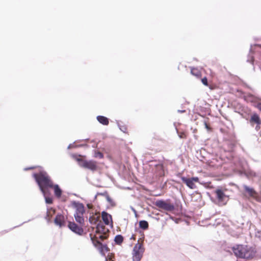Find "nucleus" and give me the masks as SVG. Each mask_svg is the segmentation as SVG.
Here are the masks:
<instances>
[{"label": "nucleus", "instance_id": "f257e3e1", "mask_svg": "<svg viewBox=\"0 0 261 261\" xmlns=\"http://www.w3.org/2000/svg\"><path fill=\"white\" fill-rule=\"evenodd\" d=\"M36 181H37L41 191L43 194L46 203L50 204L53 202L52 198L47 197V188L53 187V182L50 180L47 174L44 171L41 170L39 174H34Z\"/></svg>", "mask_w": 261, "mask_h": 261}, {"label": "nucleus", "instance_id": "f03ea898", "mask_svg": "<svg viewBox=\"0 0 261 261\" xmlns=\"http://www.w3.org/2000/svg\"><path fill=\"white\" fill-rule=\"evenodd\" d=\"M232 250L235 255L240 258H250L255 253L251 248L244 245H237L233 247Z\"/></svg>", "mask_w": 261, "mask_h": 261}, {"label": "nucleus", "instance_id": "7ed1b4c3", "mask_svg": "<svg viewBox=\"0 0 261 261\" xmlns=\"http://www.w3.org/2000/svg\"><path fill=\"white\" fill-rule=\"evenodd\" d=\"M143 252L144 248L142 247V244L138 241V243L135 245L133 249V261H140L142 257Z\"/></svg>", "mask_w": 261, "mask_h": 261}, {"label": "nucleus", "instance_id": "20e7f679", "mask_svg": "<svg viewBox=\"0 0 261 261\" xmlns=\"http://www.w3.org/2000/svg\"><path fill=\"white\" fill-rule=\"evenodd\" d=\"M216 199L220 205H223L226 204L229 200V197L225 192L221 189H217L215 191Z\"/></svg>", "mask_w": 261, "mask_h": 261}, {"label": "nucleus", "instance_id": "39448f33", "mask_svg": "<svg viewBox=\"0 0 261 261\" xmlns=\"http://www.w3.org/2000/svg\"><path fill=\"white\" fill-rule=\"evenodd\" d=\"M107 231V230L106 229L105 226L102 224L98 223L96 228V238L99 239L101 240L106 239L107 238L106 233Z\"/></svg>", "mask_w": 261, "mask_h": 261}, {"label": "nucleus", "instance_id": "423d86ee", "mask_svg": "<svg viewBox=\"0 0 261 261\" xmlns=\"http://www.w3.org/2000/svg\"><path fill=\"white\" fill-rule=\"evenodd\" d=\"M181 179L189 188L191 189H196V186L195 183L199 182V178L197 177L187 178L182 176L181 177Z\"/></svg>", "mask_w": 261, "mask_h": 261}, {"label": "nucleus", "instance_id": "0eeeda50", "mask_svg": "<svg viewBox=\"0 0 261 261\" xmlns=\"http://www.w3.org/2000/svg\"><path fill=\"white\" fill-rule=\"evenodd\" d=\"M79 162L80 166L89 169L91 170H95L97 168L96 164L95 162L92 161H83L82 160L77 159Z\"/></svg>", "mask_w": 261, "mask_h": 261}, {"label": "nucleus", "instance_id": "6e6552de", "mask_svg": "<svg viewBox=\"0 0 261 261\" xmlns=\"http://www.w3.org/2000/svg\"><path fill=\"white\" fill-rule=\"evenodd\" d=\"M156 205L159 208L167 211H172L174 210V206L163 200H159L156 202Z\"/></svg>", "mask_w": 261, "mask_h": 261}, {"label": "nucleus", "instance_id": "1a4fd4ad", "mask_svg": "<svg viewBox=\"0 0 261 261\" xmlns=\"http://www.w3.org/2000/svg\"><path fill=\"white\" fill-rule=\"evenodd\" d=\"M72 205L75 210L74 214L82 215L84 214L85 211L84 206L82 203L73 201Z\"/></svg>", "mask_w": 261, "mask_h": 261}, {"label": "nucleus", "instance_id": "9d476101", "mask_svg": "<svg viewBox=\"0 0 261 261\" xmlns=\"http://www.w3.org/2000/svg\"><path fill=\"white\" fill-rule=\"evenodd\" d=\"M68 227L74 233L79 235L82 234L83 233V229L82 227L79 226L74 222H70L68 224Z\"/></svg>", "mask_w": 261, "mask_h": 261}, {"label": "nucleus", "instance_id": "9b49d317", "mask_svg": "<svg viewBox=\"0 0 261 261\" xmlns=\"http://www.w3.org/2000/svg\"><path fill=\"white\" fill-rule=\"evenodd\" d=\"M93 244L95 247L97 248L100 253L103 255H105V253L108 251V248L105 245H102L99 241H97L96 242L93 241Z\"/></svg>", "mask_w": 261, "mask_h": 261}, {"label": "nucleus", "instance_id": "f8f14e48", "mask_svg": "<svg viewBox=\"0 0 261 261\" xmlns=\"http://www.w3.org/2000/svg\"><path fill=\"white\" fill-rule=\"evenodd\" d=\"M65 222V218L64 217L60 214L57 215L55 219V223L57 225L59 226L60 227H62L64 225Z\"/></svg>", "mask_w": 261, "mask_h": 261}, {"label": "nucleus", "instance_id": "ddd939ff", "mask_svg": "<svg viewBox=\"0 0 261 261\" xmlns=\"http://www.w3.org/2000/svg\"><path fill=\"white\" fill-rule=\"evenodd\" d=\"M101 215H102V220H103V222H105V223L106 225L110 224V223L112 222L111 216L110 214H109L105 212H103L102 213Z\"/></svg>", "mask_w": 261, "mask_h": 261}, {"label": "nucleus", "instance_id": "4468645a", "mask_svg": "<svg viewBox=\"0 0 261 261\" xmlns=\"http://www.w3.org/2000/svg\"><path fill=\"white\" fill-rule=\"evenodd\" d=\"M244 189L248 193L250 196L253 198H255L256 196V193L253 189L249 188L247 186H244Z\"/></svg>", "mask_w": 261, "mask_h": 261}, {"label": "nucleus", "instance_id": "2eb2a0df", "mask_svg": "<svg viewBox=\"0 0 261 261\" xmlns=\"http://www.w3.org/2000/svg\"><path fill=\"white\" fill-rule=\"evenodd\" d=\"M97 120L103 125H108L109 124L108 119L104 116H98L97 117Z\"/></svg>", "mask_w": 261, "mask_h": 261}, {"label": "nucleus", "instance_id": "dca6fc26", "mask_svg": "<svg viewBox=\"0 0 261 261\" xmlns=\"http://www.w3.org/2000/svg\"><path fill=\"white\" fill-rule=\"evenodd\" d=\"M83 215L84 214H82V215L74 214V215L76 221L81 225L83 224L84 222V219L83 217Z\"/></svg>", "mask_w": 261, "mask_h": 261}, {"label": "nucleus", "instance_id": "f3484780", "mask_svg": "<svg viewBox=\"0 0 261 261\" xmlns=\"http://www.w3.org/2000/svg\"><path fill=\"white\" fill-rule=\"evenodd\" d=\"M54 187V192L56 196L58 197H60L62 194V191L61 189L59 188L58 185H56L55 186L53 185V187Z\"/></svg>", "mask_w": 261, "mask_h": 261}, {"label": "nucleus", "instance_id": "a211bd4d", "mask_svg": "<svg viewBox=\"0 0 261 261\" xmlns=\"http://www.w3.org/2000/svg\"><path fill=\"white\" fill-rule=\"evenodd\" d=\"M139 226L141 228L146 229L148 227V224L146 221H141L139 222Z\"/></svg>", "mask_w": 261, "mask_h": 261}, {"label": "nucleus", "instance_id": "6ab92c4d", "mask_svg": "<svg viewBox=\"0 0 261 261\" xmlns=\"http://www.w3.org/2000/svg\"><path fill=\"white\" fill-rule=\"evenodd\" d=\"M250 121L251 122H254L256 123H259V118L256 114H253L251 117Z\"/></svg>", "mask_w": 261, "mask_h": 261}, {"label": "nucleus", "instance_id": "aec40b11", "mask_svg": "<svg viewBox=\"0 0 261 261\" xmlns=\"http://www.w3.org/2000/svg\"><path fill=\"white\" fill-rule=\"evenodd\" d=\"M123 237L121 235H117L115 238V241L117 244H120L123 242Z\"/></svg>", "mask_w": 261, "mask_h": 261}, {"label": "nucleus", "instance_id": "412c9836", "mask_svg": "<svg viewBox=\"0 0 261 261\" xmlns=\"http://www.w3.org/2000/svg\"><path fill=\"white\" fill-rule=\"evenodd\" d=\"M202 83L204 85H207V79L206 78L204 77L203 79H202Z\"/></svg>", "mask_w": 261, "mask_h": 261}, {"label": "nucleus", "instance_id": "4be33fe9", "mask_svg": "<svg viewBox=\"0 0 261 261\" xmlns=\"http://www.w3.org/2000/svg\"><path fill=\"white\" fill-rule=\"evenodd\" d=\"M97 156H98L99 158H101L102 157V153L98 152L97 153Z\"/></svg>", "mask_w": 261, "mask_h": 261}, {"label": "nucleus", "instance_id": "5701e85b", "mask_svg": "<svg viewBox=\"0 0 261 261\" xmlns=\"http://www.w3.org/2000/svg\"><path fill=\"white\" fill-rule=\"evenodd\" d=\"M131 209L132 210V211L134 212V213H135V214L136 215H137V212L133 208V207H131Z\"/></svg>", "mask_w": 261, "mask_h": 261}, {"label": "nucleus", "instance_id": "b1692460", "mask_svg": "<svg viewBox=\"0 0 261 261\" xmlns=\"http://www.w3.org/2000/svg\"><path fill=\"white\" fill-rule=\"evenodd\" d=\"M87 207L89 208H92V205L90 204H87Z\"/></svg>", "mask_w": 261, "mask_h": 261}, {"label": "nucleus", "instance_id": "393cba45", "mask_svg": "<svg viewBox=\"0 0 261 261\" xmlns=\"http://www.w3.org/2000/svg\"><path fill=\"white\" fill-rule=\"evenodd\" d=\"M72 147H73V145L72 144H70L68 146V149H70V148H72Z\"/></svg>", "mask_w": 261, "mask_h": 261}, {"label": "nucleus", "instance_id": "a878e982", "mask_svg": "<svg viewBox=\"0 0 261 261\" xmlns=\"http://www.w3.org/2000/svg\"><path fill=\"white\" fill-rule=\"evenodd\" d=\"M258 108L261 111V103L258 104Z\"/></svg>", "mask_w": 261, "mask_h": 261}, {"label": "nucleus", "instance_id": "bb28decb", "mask_svg": "<svg viewBox=\"0 0 261 261\" xmlns=\"http://www.w3.org/2000/svg\"><path fill=\"white\" fill-rule=\"evenodd\" d=\"M130 239H133V240H135V236L134 234H133L132 236V237H130Z\"/></svg>", "mask_w": 261, "mask_h": 261}, {"label": "nucleus", "instance_id": "cd10ccee", "mask_svg": "<svg viewBox=\"0 0 261 261\" xmlns=\"http://www.w3.org/2000/svg\"><path fill=\"white\" fill-rule=\"evenodd\" d=\"M158 168L161 169H162V166L161 165H158Z\"/></svg>", "mask_w": 261, "mask_h": 261}, {"label": "nucleus", "instance_id": "c85d7f7f", "mask_svg": "<svg viewBox=\"0 0 261 261\" xmlns=\"http://www.w3.org/2000/svg\"><path fill=\"white\" fill-rule=\"evenodd\" d=\"M205 127L207 128V129H208V125H207L206 123L205 124Z\"/></svg>", "mask_w": 261, "mask_h": 261}, {"label": "nucleus", "instance_id": "c756f323", "mask_svg": "<svg viewBox=\"0 0 261 261\" xmlns=\"http://www.w3.org/2000/svg\"><path fill=\"white\" fill-rule=\"evenodd\" d=\"M194 72V70H193V69H192V70H191V73H192V74H194V72Z\"/></svg>", "mask_w": 261, "mask_h": 261}, {"label": "nucleus", "instance_id": "7c9ffc66", "mask_svg": "<svg viewBox=\"0 0 261 261\" xmlns=\"http://www.w3.org/2000/svg\"><path fill=\"white\" fill-rule=\"evenodd\" d=\"M89 220L91 222V223H92V221H92V218L90 217V219H89Z\"/></svg>", "mask_w": 261, "mask_h": 261}, {"label": "nucleus", "instance_id": "2f4dec72", "mask_svg": "<svg viewBox=\"0 0 261 261\" xmlns=\"http://www.w3.org/2000/svg\"><path fill=\"white\" fill-rule=\"evenodd\" d=\"M107 199H108V200L109 201H110V198L109 197H108V198H107Z\"/></svg>", "mask_w": 261, "mask_h": 261}, {"label": "nucleus", "instance_id": "473e14b6", "mask_svg": "<svg viewBox=\"0 0 261 261\" xmlns=\"http://www.w3.org/2000/svg\"><path fill=\"white\" fill-rule=\"evenodd\" d=\"M253 61V57H251V62Z\"/></svg>", "mask_w": 261, "mask_h": 261}, {"label": "nucleus", "instance_id": "72a5a7b5", "mask_svg": "<svg viewBox=\"0 0 261 261\" xmlns=\"http://www.w3.org/2000/svg\"><path fill=\"white\" fill-rule=\"evenodd\" d=\"M105 261H108V259H107V258H106V259H105Z\"/></svg>", "mask_w": 261, "mask_h": 261}, {"label": "nucleus", "instance_id": "f704fd0d", "mask_svg": "<svg viewBox=\"0 0 261 261\" xmlns=\"http://www.w3.org/2000/svg\"><path fill=\"white\" fill-rule=\"evenodd\" d=\"M180 112H185V111H180Z\"/></svg>", "mask_w": 261, "mask_h": 261}]
</instances>
